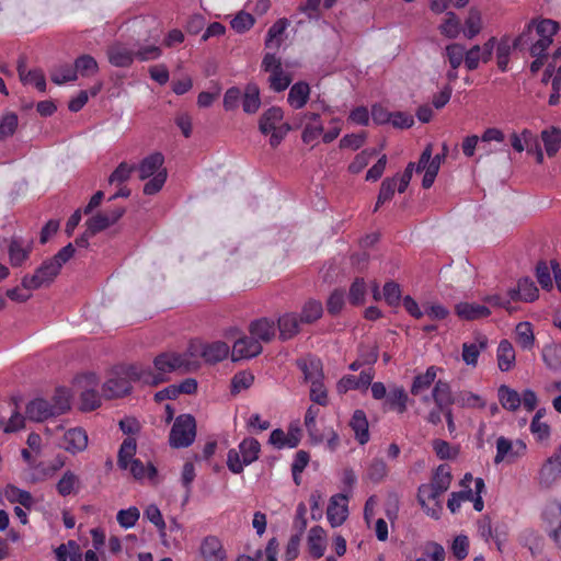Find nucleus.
Returning a JSON list of instances; mask_svg holds the SVG:
<instances>
[{"label": "nucleus", "mask_w": 561, "mask_h": 561, "mask_svg": "<svg viewBox=\"0 0 561 561\" xmlns=\"http://www.w3.org/2000/svg\"><path fill=\"white\" fill-rule=\"evenodd\" d=\"M485 491V484L482 478H477L474 481V488L469 486L468 489H461V491L457 492L461 495V499L467 502H471L473 504V508L477 512H481L484 507V503L482 500V494Z\"/></svg>", "instance_id": "obj_43"}, {"label": "nucleus", "mask_w": 561, "mask_h": 561, "mask_svg": "<svg viewBox=\"0 0 561 561\" xmlns=\"http://www.w3.org/2000/svg\"><path fill=\"white\" fill-rule=\"evenodd\" d=\"M66 465L65 457L58 455L54 458V460L49 463L48 467H44L42 463H38L32 472H30L27 477V481L32 483H36L38 481H43L47 478H50L60 470Z\"/></svg>", "instance_id": "obj_40"}, {"label": "nucleus", "mask_w": 561, "mask_h": 561, "mask_svg": "<svg viewBox=\"0 0 561 561\" xmlns=\"http://www.w3.org/2000/svg\"><path fill=\"white\" fill-rule=\"evenodd\" d=\"M110 62L115 67H128L133 64L135 51L125 44L116 43L107 51Z\"/></svg>", "instance_id": "obj_37"}, {"label": "nucleus", "mask_w": 561, "mask_h": 561, "mask_svg": "<svg viewBox=\"0 0 561 561\" xmlns=\"http://www.w3.org/2000/svg\"><path fill=\"white\" fill-rule=\"evenodd\" d=\"M497 398L501 405L510 411L517 410L522 404L520 394L516 390L505 385L499 387Z\"/></svg>", "instance_id": "obj_55"}, {"label": "nucleus", "mask_w": 561, "mask_h": 561, "mask_svg": "<svg viewBox=\"0 0 561 561\" xmlns=\"http://www.w3.org/2000/svg\"><path fill=\"white\" fill-rule=\"evenodd\" d=\"M437 28L439 34L447 39H456L462 32L460 20L453 11L446 12Z\"/></svg>", "instance_id": "obj_42"}, {"label": "nucleus", "mask_w": 561, "mask_h": 561, "mask_svg": "<svg viewBox=\"0 0 561 561\" xmlns=\"http://www.w3.org/2000/svg\"><path fill=\"white\" fill-rule=\"evenodd\" d=\"M73 387L81 391L80 410L92 411L100 407L101 399L96 393L98 378L94 374H87L75 380Z\"/></svg>", "instance_id": "obj_13"}, {"label": "nucleus", "mask_w": 561, "mask_h": 561, "mask_svg": "<svg viewBox=\"0 0 561 561\" xmlns=\"http://www.w3.org/2000/svg\"><path fill=\"white\" fill-rule=\"evenodd\" d=\"M261 451L260 443L252 437L244 438L238 446V449H230L227 455L228 469L238 474L244 467L257 460Z\"/></svg>", "instance_id": "obj_8"}, {"label": "nucleus", "mask_w": 561, "mask_h": 561, "mask_svg": "<svg viewBox=\"0 0 561 561\" xmlns=\"http://www.w3.org/2000/svg\"><path fill=\"white\" fill-rule=\"evenodd\" d=\"M526 444L523 440H511L501 436L496 439L494 462L496 465L502 462L513 463L526 454Z\"/></svg>", "instance_id": "obj_15"}, {"label": "nucleus", "mask_w": 561, "mask_h": 561, "mask_svg": "<svg viewBox=\"0 0 561 561\" xmlns=\"http://www.w3.org/2000/svg\"><path fill=\"white\" fill-rule=\"evenodd\" d=\"M60 271V265L48 259L42 263L34 274L25 275L22 278V287L26 290H35L48 286L59 275Z\"/></svg>", "instance_id": "obj_12"}, {"label": "nucleus", "mask_w": 561, "mask_h": 561, "mask_svg": "<svg viewBox=\"0 0 561 561\" xmlns=\"http://www.w3.org/2000/svg\"><path fill=\"white\" fill-rule=\"evenodd\" d=\"M230 353V346L224 341L202 342V356L205 363L215 364L224 360Z\"/></svg>", "instance_id": "obj_28"}, {"label": "nucleus", "mask_w": 561, "mask_h": 561, "mask_svg": "<svg viewBox=\"0 0 561 561\" xmlns=\"http://www.w3.org/2000/svg\"><path fill=\"white\" fill-rule=\"evenodd\" d=\"M438 370V367L430 366L424 374L415 376L411 386V393L420 396L425 392L435 381Z\"/></svg>", "instance_id": "obj_48"}, {"label": "nucleus", "mask_w": 561, "mask_h": 561, "mask_svg": "<svg viewBox=\"0 0 561 561\" xmlns=\"http://www.w3.org/2000/svg\"><path fill=\"white\" fill-rule=\"evenodd\" d=\"M238 333L239 331L236 328H231L225 333V336L228 340L236 337L231 350V359L233 362L250 359L262 353V345L257 340H255L252 335L238 336Z\"/></svg>", "instance_id": "obj_10"}, {"label": "nucleus", "mask_w": 561, "mask_h": 561, "mask_svg": "<svg viewBox=\"0 0 561 561\" xmlns=\"http://www.w3.org/2000/svg\"><path fill=\"white\" fill-rule=\"evenodd\" d=\"M442 494L443 493L438 492V490L433 488L430 483L422 484L419 488V503L426 513V515L434 519H438L443 511V506L439 501Z\"/></svg>", "instance_id": "obj_17"}, {"label": "nucleus", "mask_w": 561, "mask_h": 561, "mask_svg": "<svg viewBox=\"0 0 561 561\" xmlns=\"http://www.w3.org/2000/svg\"><path fill=\"white\" fill-rule=\"evenodd\" d=\"M138 369H141V365L135 364L113 368L103 385V394L106 398L122 397L130 391L131 383L145 386L138 374H135L138 373Z\"/></svg>", "instance_id": "obj_4"}, {"label": "nucleus", "mask_w": 561, "mask_h": 561, "mask_svg": "<svg viewBox=\"0 0 561 561\" xmlns=\"http://www.w3.org/2000/svg\"><path fill=\"white\" fill-rule=\"evenodd\" d=\"M350 426L354 432L356 440L364 445L369 440V427L365 413L360 410L354 412Z\"/></svg>", "instance_id": "obj_47"}, {"label": "nucleus", "mask_w": 561, "mask_h": 561, "mask_svg": "<svg viewBox=\"0 0 561 561\" xmlns=\"http://www.w3.org/2000/svg\"><path fill=\"white\" fill-rule=\"evenodd\" d=\"M19 75L23 84L34 87L39 92H44L46 90V80L42 70L26 69V67L20 66Z\"/></svg>", "instance_id": "obj_51"}, {"label": "nucleus", "mask_w": 561, "mask_h": 561, "mask_svg": "<svg viewBox=\"0 0 561 561\" xmlns=\"http://www.w3.org/2000/svg\"><path fill=\"white\" fill-rule=\"evenodd\" d=\"M54 552L57 561H82L80 546L75 540L58 546Z\"/></svg>", "instance_id": "obj_53"}, {"label": "nucleus", "mask_w": 561, "mask_h": 561, "mask_svg": "<svg viewBox=\"0 0 561 561\" xmlns=\"http://www.w3.org/2000/svg\"><path fill=\"white\" fill-rule=\"evenodd\" d=\"M80 485V480L78 474H76L71 470H67L62 473L61 478L58 480L56 484L57 492L61 496L70 495L78 491Z\"/></svg>", "instance_id": "obj_58"}, {"label": "nucleus", "mask_w": 561, "mask_h": 561, "mask_svg": "<svg viewBox=\"0 0 561 561\" xmlns=\"http://www.w3.org/2000/svg\"><path fill=\"white\" fill-rule=\"evenodd\" d=\"M179 355L183 364L187 363L186 366H182V373H190L198 369L201 367V360L203 359L202 341H191L187 348L182 353L179 352Z\"/></svg>", "instance_id": "obj_30"}, {"label": "nucleus", "mask_w": 561, "mask_h": 561, "mask_svg": "<svg viewBox=\"0 0 561 561\" xmlns=\"http://www.w3.org/2000/svg\"><path fill=\"white\" fill-rule=\"evenodd\" d=\"M550 80L553 92L549 96V104L557 105L560 101L561 92V46L553 54L542 78L543 82H549Z\"/></svg>", "instance_id": "obj_20"}, {"label": "nucleus", "mask_w": 561, "mask_h": 561, "mask_svg": "<svg viewBox=\"0 0 561 561\" xmlns=\"http://www.w3.org/2000/svg\"><path fill=\"white\" fill-rule=\"evenodd\" d=\"M386 401L390 408L403 413L407 410L408 394L402 387L396 386L390 388Z\"/></svg>", "instance_id": "obj_63"}, {"label": "nucleus", "mask_w": 561, "mask_h": 561, "mask_svg": "<svg viewBox=\"0 0 561 561\" xmlns=\"http://www.w3.org/2000/svg\"><path fill=\"white\" fill-rule=\"evenodd\" d=\"M32 244L19 239H12L9 243V261L13 267L22 266L30 257Z\"/></svg>", "instance_id": "obj_34"}, {"label": "nucleus", "mask_w": 561, "mask_h": 561, "mask_svg": "<svg viewBox=\"0 0 561 561\" xmlns=\"http://www.w3.org/2000/svg\"><path fill=\"white\" fill-rule=\"evenodd\" d=\"M444 56L450 66V70L447 71V77L450 80L457 79V69L465 64L466 47L459 43H451L445 47Z\"/></svg>", "instance_id": "obj_27"}, {"label": "nucleus", "mask_w": 561, "mask_h": 561, "mask_svg": "<svg viewBox=\"0 0 561 561\" xmlns=\"http://www.w3.org/2000/svg\"><path fill=\"white\" fill-rule=\"evenodd\" d=\"M374 379L373 371L365 370L362 371L359 377L355 376H345L337 382V391L340 393H344L351 389H367Z\"/></svg>", "instance_id": "obj_38"}, {"label": "nucleus", "mask_w": 561, "mask_h": 561, "mask_svg": "<svg viewBox=\"0 0 561 561\" xmlns=\"http://www.w3.org/2000/svg\"><path fill=\"white\" fill-rule=\"evenodd\" d=\"M201 561H228V554L222 540L215 535L205 536L198 547Z\"/></svg>", "instance_id": "obj_18"}, {"label": "nucleus", "mask_w": 561, "mask_h": 561, "mask_svg": "<svg viewBox=\"0 0 561 561\" xmlns=\"http://www.w3.org/2000/svg\"><path fill=\"white\" fill-rule=\"evenodd\" d=\"M2 493L4 499L10 503L20 504L27 510H30L35 503L33 495L28 491L20 489L13 484L5 485Z\"/></svg>", "instance_id": "obj_45"}, {"label": "nucleus", "mask_w": 561, "mask_h": 561, "mask_svg": "<svg viewBox=\"0 0 561 561\" xmlns=\"http://www.w3.org/2000/svg\"><path fill=\"white\" fill-rule=\"evenodd\" d=\"M124 214L123 208H115L104 213H98L92 216L88 221V233L95 234L110 226L114 225Z\"/></svg>", "instance_id": "obj_24"}, {"label": "nucleus", "mask_w": 561, "mask_h": 561, "mask_svg": "<svg viewBox=\"0 0 561 561\" xmlns=\"http://www.w3.org/2000/svg\"><path fill=\"white\" fill-rule=\"evenodd\" d=\"M250 334L261 342H271L276 334L275 323L266 318H262L251 322L249 327Z\"/></svg>", "instance_id": "obj_36"}, {"label": "nucleus", "mask_w": 561, "mask_h": 561, "mask_svg": "<svg viewBox=\"0 0 561 561\" xmlns=\"http://www.w3.org/2000/svg\"><path fill=\"white\" fill-rule=\"evenodd\" d=\"M496 44V37H490L482 45H473L466 50L465 66L468 70L477 69L480 64H486L491 60Z\"/></svg>", "instance_id": "obj_19"}, {"label": "nucleus", "mask_w": 561, "mask_h": 561, "mask_svg": "<svg viewBox=\"0 0 561 561\" xmlns=\"http://www.w3.org/2000/svg\"><path fill=\"white\" fill-rule=\"evenodd\" d=\"M164 157L160 152H153L141 160L138 173L141 180H148L144 186L146 195H154L163 187L168 172L163 167Z\"/></svg>", "instance_id": "obj_5"}, {"label": "nucleus", "mask_w": 561, "mask_h": 561, "mask_svg": "<svg viewBox=\"0 0 561 561\" xmlns=\"http://www.w3.org/2000/svg\"><path fill=\"white\" fill-rule=\"evenodd\" d=\"M537 137L529 129H523L520 133H514L511 136V144L515 151L523 152L526 148L530 152V147L536 145Z\"/></svg>", "instance_id": "obj_60"}, {"label": "nucleus", "mask_w": 561, "mask_h": 561, "mask_svg": "<svg viewBox=\"0 0 561 561\" xmlns=\"http://www.w3.org/2000/svg\"><path fill=\"white\" fill-rule=\"evenodd\" d=\"M306 124L301 135L302 141L307 145L317 144L320 136L323 137V125L317 114L305 115Z\"/></svg>", "instance_id": "obj_39"}, {"label": "nucleus", "mask_w": 561, "mask_h": 561, "mask_svg": "<svg viewBox=\"0 0 561 561\" xmlns=\"http://www.w3.org/2000/svg\"><path fill=\"white\" fill-rule=\"evenodd\" d=\"M323 313V307L321 301L316 299H309L307 300L302 308L300 313V322L301 323H312L321 318Z\"/></svg>", "instance_id": "obj_61"}, {"label": "nucleus", "mask_w": 561, "mask_h": 561, "mask_svg": "<svg viewBox=\"0 0 561 561\" xmlns=\"http://www.w3.org/2000/svg\"><path fill=\"white\" fill-rule=\"evenodd\" d=\"M328 546V534L321 526H313L307 534V548L309 553L320 559L324 556Z\"/></svg>", "instance_id": "obj_25"}, {"label": "nucleus", "mask_w": 561, "mask_h": 561, "mask_svg": "<svg viewBox=\"0 0 561 561\" xmlns=\"http://www.w3.org/2000/svg\"><path fill=\"white\" fill-rule=\"evenodd\" d=\"M483 28L484 21L481 10L476 7L470 8L463 22L462 33L465 37L472 39L478 36Z\"/></svg>", "instance_id": "obj_35"}, {"label": "nucleus", "mask_w": 561, "mask_h": 561, "mask_svg": "<svg viewBox=\"0 0 561 561\" xmlns=\"http://www.w3.org/2000/svg\"><path fill=\"white\" fill-rule=\"evenodd\" d=\"M488 347V339L484 335H479L472 342H465L462 344L461 357L466 365L477 367L480 354Z\"/></svg>", "instance_id": "obj_29"}, {"label": "nucleus", "mask_w": 561, "mask_h": 561, "mask_svg": "<svg viewBox=\"0 0 561 561\" xmlns=\"http://www.w3.org/2000/svg\"><path fill=\"white\" fill-rule=\"evenodd\" d=\"M556 280L558 289L561 291V268L558 262L551 261L550 265L546 263H540L537 266V279L543 289L552 288V277Z\"/></svg>", "instance_id": "obj_26"}, {"label": "nucleus", "mask_w": 561, "mask_h": 561, "mask_svg": "<svg viewBox=\"0 0 561 561\" xmlns=\"http://www.w3.org/2000/svg\"><path fill=\"white\" fill-rule=\"evenodd\" d=\"M432 397L438 408V410H449L453 403L451 390L447 382L438 380L432 391Z\"/></svg>", "instance_id": "obj_52"}, {"label": "nucleus", "mask_w": 561, "mask_h": 561, "mask_svg": "<svg viewBox=\"0 0 561 561\" xmlns=\"http://www.w3.org/2000/svg\"><path fill=\"white\" fill-rule=\"evenodd\" d=\"M289 25L288 20L279 19L270 28L265 39V46L271 49H278L284 39V33Z\"/></svg>", "instance_id": "obj_49"}, {"label": "nucleus", "mask_w": 561, "mask_h": 561, "mask_svg": "<svg viewBox=\"0 0 561 561\" xmlns=\"http://www.w3.org/2000/svg\"><path fill=\"white\" fill-rule=\"evenodd\" d=\"M515 341L522 350L531 351L535 347L536 337L534 327L528 321H523L515 327Z\"/></svg>", "instance_id": "obj_44"}, {"label": "nucleus", "mask_w": 561, "mask_h": 561, "mask_svg": "<svg viewBox=\"0 0 561 561\" xmlns=\"http://www.w3.org/2000/svg\"><path fill=\"white\" fill-rule=\"evenodd\" d=\"M137 443L133 436L125 438L118 450L117 465L121 469L129 470L130 474L138 481H153L157 477V469L151 463H142L135 458Z\"/></svg>", "instance_id": "obj_3"}, {"label": "nucleus", "mask_w": 561, "mask_h": 561, "mask_svg": "<svg viewBox=\"0 0 561 561\" xmlns=\"http://www.w3.org/2000/svg\"><path fill=\"white\" fill-rule=\"evenodd\" d=\"M416 171L424 172L422 186L424 188H430L433 185L439 171V168L436 164H433L431 161V145H428L422 152L416 165Z\"/></svg>", "instance_id": "obj_31"}, {"label": "nucleus", "mask_w": 561, "mask_h": 561, "mask_svg": "<svg viewBox=\"0 0 561 561\" xmlns=\"http://www.w3.org/2000/svg\"><path fill=\"white\" fill-rule=\"evenodd\" d=\"M283 117L282 108L271 107L260 118V130L264 135H270L272 147L278 146L289 130L288 125L283 122Z\"/></svg>", "instance_id": "obj_9"}, {"label": "nucleus", "mask_w": 561, "mask_h": 561, "mask_svg": "<svg viewBox=\"0 0 561 561\" xmlns=\"http://www.w3.org/2000/svg\"><path fill=\"white\" fill-rule=\"evenodd\" d=\"M542 360L549 369H561V344L550 343L543 346Z\"/></svg>", "instance_id": "obj_59"}, {"label": "nucleus", "mask_w": 561, "mask_h": 561, "mask_svg": "<svg viewBox=\"0 0 561 561\" xmlns=\"http://www.w3.org/2000/svg\"><path fill=\"white\" fill-rule=\"evenodd\" d=\"M310 88L305 82L295 83L288 93V103L294 108H301L308 101Z\"/></svg>", "instance_id": "obj_57"}, {"label": "nucleus", "mask_w": 561, "mask_h": 561, "mask_svg": "<svg viewBox=\"0 0 561 561\" xmlns=\"http://www.w3.org/2000/svg\"><path fill=\"white\" fill-rule=\"evenodd\" d=\"M368 293V284L364 278H355L351 284L348 291V301L354 306H359L365 302Z\"/></svg>", "instance_id": "obj_62"}, {"label": "nucleus", "mask_w": 561, "mask_h": 561, "mask_svg": "<svg viewBox=\"0 0 561 561\" xmlns=\"http://www.w3.org/2000/svg\"><path fill=\"white\" fill-rule=\"evenodd\" d=\"M538 298V288L535 283L529 278L519 279L517 286L511 288L506 296L503 297L501 295H490L485 297V302L505 308L511 311L510 305L512 301H525L533 302Z\"/></svg>", "instance_id": "obj_6"}, {"label": "nucleus", "mask_w": 561, "mask_h": 561, "mask_svg": "<svg viewBox=\"0 0 561 561\" xmlns=\"http://www.w3.org/2000/svg\"><path fill=\"white\" fill-rule=\"evenodd\" d=\"M456 314L462 320H477L490 316L488 307L474 302H459L455 307Z\"/></svg>", "instance_id": "obj_41"}, {"label": "nucleus", "mask_w": 561, "mask_h": 561, "mask_svg": "<svg viewBox=\"0 0 561 561\" xmlns=\"http://www.w3.org/2000/svg\"><path fill=\"white\" fill-rule=\"evenodd\" d=\"M243 111L249 114L255 113L261 106L260 89L255 83H248L242 99Z\"/></svg>", "instance_id": "obj_56"}, {"label": "nucleus", "mask_w": 561, "mask_h": 561, "mask_svg": "<svg viewBox=\"0 0 561 561\" xmlns=\"http://www.w3.org/2000/svg\"><path fill=\"white\" fill-rule=\"evenodd\" d=\"M561 479V445L542 463L538 472V483L541 488L549 489Z\"/></svg>", "instance_id": "obj_16"}, {"label": "nucleus", "mask_w": 561, "mask_h": 561, "mask_svg": "<svg viewBox=\"0 0 561 561\" xmlns=\"http://www.w3.org/2000/svg\"><path fill=\"white\" fill-rule=\"evenodd\" d=\"M60 447L72 455L82 453L88 447L87 432L80 427L66 431Z\"/></svg>", "instance_id": "obj_23"}, {"label": "nucleus", "mask_w": 561, "mask_h": 561, "mask_svg": "<svg viewBox=\"0 0 561 561\" xmlns=\"http://www.w3.org/2000/svg\"><path fill=\"white\" fill-rule=\"evenodd\" d=\"M305 379L310 383V399L320 404L328 403V393L323 385L322 364L317 358H304L299 362Z\"/></svg>", "instance_id": "obj_7"}, {"label": "nucleus", "mask_w": 561, "mask_h": 561, "mask_svg": "<svg viewBox=\"0 0 561 561\" xmlns=\"http://www.w3.org/2000/svg\"><path fill=\"white\" fill-rule=\"evenodd\" d=\"M262 69L270 73L268 82L272 90L280 92L289 87L291 78L284 71L276 55L266 54L262 60Z\"/></svg>", "instance_id": "obj_14"}, {"label": "nucleus", "mask_w": 561, "mask_h": 561, "mask_svg": "<svg viewBox=\"0 0 561 561\" xmlns=\"http://www.w3.org/2000/svg\"><path fill=\"white\" fill-rule=\"evenodd\" d=\"M450 482H451V473H450L449 467L446 465H440L436 469L434 477H433L432 481L430 482V484L433 488H435L436 490H438V492L445 493L449 489Z\"/></svg>", "instance_id": "obj_64"}, {"label": "nucleus", "mask_w": 561, "mask_h": 561, "mask_svg": "<svg viewBox=\"0 0 561 561\" xmlns=\"http://www.w3.org/2000/svg\"><path fill=\"white\" fill-rule=\"evenodd\" d=\"M496 363L501 371L512 370L516 365V353L513 344L504 339L501 340L496 348Z\"/></svg>", "instance_id": "obj_33"}, {"label": "nucleus", "mask_w": 561, "mask_h": 561, "mask_svg": "<svg viewBox=\"0 0 561 561\" xmlns=\"http://www.w3.org/2000/svg\"><path fill=\"white\" fill-rule=\"evenodd\" d=\"M26 416L35 422H43L58 415L51 403L44 399H34L26 405Z\"/></svg>", "instance_id": "obj_32"}, {"label": "nucleus", "mask_w": 561, "mask_h": 561, "mask_svg": "<svg viewBox=\"0 0 561 561\" xmlns=\"http://www.w3.org/2000/svg\"><path fill=\"white\" fill-rule=\"evenodd\" d=\"M517 46L516 38L514 41L508 36H503L500 39L496 38L494 51L500 70L505 71L507 69L511 53Z\"/></svg>", "instance_id": "obj_46"}, {"label": "nucleus", "mask_w": 561, "mask_h": 561, "mask_svg": "<svg viewBox=\"0 0 561 561\" xmlns=\"http://www.w3.org/2000/svg\"><path fill=\"white\" fill-rule=\"evenodd\" d=\"M299 322L295 313H285L279 317L277 324L280 339L288 340L295 336L299 331Z\"/></svg>", "instance_id": "obj_54"}, {"label": "nucleus", "mask_w": 561, "mask_h": 561, "mask_svg": "<svg viewBox=\"0 0 561 561\" xmlns=\"http://www.w3.org/2000/svg\"><path fill=\"white\" fill-rule=\"evenodd\" d=\"M348 516V499L346 495L336 494L331 497L327 510V517L330 525L335 528L341 526Z\"/></svg>", "instance_id": "obj_22"}, {"label": "nucleus", "mask_w": 561, "mask_h": 561, "mask_svg": "<svg viewBox=\"0 0 561 561\" xmlns=\"http://www.w3.org/2000/svg\"><path fill=\"white\" fill-rule=\"evenodd\" d=\"M301 440V428L298 423L289 425L287 432L276 428L270 435V444L277 449L295 448Z\"/></svg>", "instance_id": "obj_21"}, {"label": "nucleus", "mask_w": 561, "mask_h": 561, "mask_svg": "<svg viewBox=\"0 0 561 561\" xmlns=\"http://www.w3.org/2000/svg\"><path fill=\"white\" fill-rule=\"evenodd\" d=\"M558 31V23L550 19L533 20L526 25L523 33L516 37V44L525 45L529 43L531 56H545Z\"/></svg>", "instance_id": "obj_1"}, {"label": "nucleus", "mask_w": 561, "mask_h": 561, "mask_svg": "<svg viewBox=\"0 0 561 561\" xmlns=\"http://www.w3.org/2000/svg\"><path fill=\"white\" fill-rule=\"evenodd\" d=\"M545 151L549 157H553L561 147V129L550 126L540 134Z\"/></svg>", "instance_id": "obj_50"}, {"label": "nucleus", "mask_w": 561, "mask_h": 561, "mask_svg": "<svg viewBox=\"0 0 561 561\" xmlns=\"http://www.w3.org/2000/svg\"><path fill=\"white\" fill-rule=\"evenodd\" d=\"M179 352L169 351L159 354L153 359V366H142L138 369V377L142 379L145 386H158L169 379L170 374L182 371V366H186L181 362Z\"/></svg>", "instance_id": "obj_2"}, {"label": "nucleus", "mask_w": 561, "mask_h": 561, "mask_svg": "<svg viewBox=\"0 0 561 561\" xmlns=\"http://www.w3.org/2000/svg\"><path fill=\"white\" fill-rule=\"evenodd\" d=\"M196 436V423L192 415L178 416L170 432V445L174 448L188 447Z\"/></svg>", "instance_id": "obj_11"}]
</instances>
